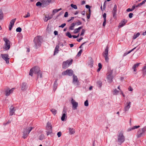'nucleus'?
<instances>
[{
	"instance_id": "obj_1",
	"label": "nucleus",
	"mask_w": 146,
	"mask_h": 146,
	"mask_svg": "<svg viewBox=\"0 0 146 146\" xmlns=\"http://www.w3.org/2000/svg\"><path fill=\"white\" fill-rule=\"evenodd\" d=\"M37 74L38 77H42L41 72L40 70V68L38 66H35L32 68L30 71L29 75L31 76H33V73Z\"/></svg>"
},
{
	"instance_id": "obj_2",
	"label": "nucleus",
	"mask_w": 146,
	"mask_h": 146,
	"mask_svg": "<svg viewBox=\"0 0 146 146\" xmlns=\"http://www.w3.org/2000/svg\"><path fill=\"white\" fill-rule=\"evenodd\" d=\"M42 40V37L39 36L36 37L34 38V42L35 46L36 48H37L40 46Z\"/></svg>"
},
{
	"instance_id": "obj_3",
	"label": "nucleus",
	"mask_w": 146,
	"mask_h": 146,
	"mask_svg": "<svg viewBox=\"0 0 146 146\" xmlns=\"http://www.w3.org/2000/svg\"><path fill=\"white\" fill-rule=\"evenodd\" d=\"M125 140L124 136L123 135V132L122 131H120L118 135L117 141L120 144L123 143Z\"/></svg>"
},
{
	"instance_id": "obj_4",
	"label": "nucleus",
	"mask_w": 146,
	"mask_h": 146,
	"mask_svg": "<svg viewBox=\"0 0 146 146\" xmlns=\"http://www.w3.org/2000/svg\"><path fill=\"white\" fill-rule=\"evenodd\" d=\"M33 127H27L25 128L23 133V138L24 139L26 138L28 136V134L33 129Z\"/></svg>"
},
{
	"instance_id": "obj_5",
	"label": "nucleus",
	"mask_w": 146,
	"mask_h": 146,
	"mask_svg": "<svg viewBox=\"0 0 146 146\" xmlns=\"http://www.w3.org/2000/svg\"><path fill=\"white\" fill-rule=\"evenodd\" d=\"M3 40L5 42L4 46L3 48L6 50H9L10 48V41L5 37H4L3 38Z\"/></svg>"
},
{
	"instance_id": "obj_6",
	"label": "nucleus",
	"mask_w": 146,
	"mask_h": 146,
	"mask_svg": "<svg viewBox=\"0 0 146 146\" xmlns=\"http://www.w3.org/2000/svg\"><path fill=\"white\" fill-rule=\"evenodd\" d=\"M72 62L73 60L72 59H70L64 62L62 64L63 68H65L68 67L70 65L72 64Z\"/></svg>"
},
{
	"instance_id": "obj_7",
	"label": "nucleus",
	"mask_w": 146,
	"mask_h": 146,
	"mask_svg": "<svg viewBox=\"0 0 146 146\" xmlns=\"http://www.w3.org/2000/svg\"><path fill=\"white\" fill-rule=\"evenodd\" d=\"M112 73L113 71L110 70L107 74V78L108 82L109 83H111L112 81V79L113 77Z\"/></svg>"
},
{
	"instance_id": "obj_8",
	"label": "nucleus",
	"mask_w": 146,
	"mask_h": 146,
	"mask_svg": "<svg viewBox=\"0 0 146 146\" xmlns=\"http://www.w3.org/2000/svg\"><path fill=\"white\" fill-rule=\"evenodd\" d=\"M146 131V127H145L140 129L138 132L137 137L139 138L145 135V132Z\"/></svg>"
},
{
	"instance_id": "obj_9",
	"label": "nucleus",
	"mask_w": 146,
	"mask_h": 146,
	"mask_svg": "<svg viewBox=\"0 0 146 146\" xmlns=\"http://www.w3.org/2000/svg\"><path fill=\"white\" fill-rule=\"evenodd\" d=\"M108 47L107 46L106 47L104 51L103 52V55L105 58V60L107 62H108L109 60V58L108 56Z\"/></svg>"
},
{
	"instance_id": "obj_10",
	"label": "nucleus",
	"mask_w": 146,
	"mask_h": 146,
	"mask_svg": "<svg viewBox=\"0 0 146 146\" xmlns=\"http://www.w3.org/2000/svg\"><path fill=\"white\" fill-rule=\"evenodd\" d=\"M73 71L71 69H68L66 71L62 72V74L63 75H68L69 76H72L73 74Z\"/></svg>"
},
{
	"instance_id": "obj_11",
	"label": "nucleus",
	"mask_w": 146,
	"mask_h": 146,
	"mask_svg": "<svg viewBox=\"0 0 146 146\" xmlns=\"http://www.w3.org/2000/svg\"><path fill=\"white\" fill-rule=\"evenodd\" d=\"M71 103L72 105V108L73 110H75L77 109L78 106V103L76 102L73 98H72Z\"/></svg>"
},
{
	"instance_id": "obj_12",
	"label": "nucleus",
	"mask_w": 146,
	"mask_h": 146,
	"mask_svg": "<svg viewBox=\"0 0 146 146\" xmlns=\"http://www.w3.org/2000/svg\"><path fill=\"white\" fill-rule=\"evenodd\" d=\"M1 56L2 58L5 60L7 63L8 64L9 63V55L7 54H1Z\"/></svg>"
},
{
	"instance_id": "obj_13",
	"label": "nucleus",
	"mask_w": 146,
	"mask_h": 146,
	"mask_svg": "<svg viewBox=\"0 0 146 146\" xmlns=\"http://www.w3.org/2000/svg\"><path fill=\"white\" fill-rule=\"evenodd\" d=\"M117 6L115 4L114 5V7L113 8L112 11V13L113 14V17L115 19L117 18L116 13H117Z\"/></svg>"
},
{
	"instance_id": "obj_14",
	"label": "nucleus",
	"mask_w": 146,
	"mask_h": 146,
	"mask_svg": "<svg viewBox=\"0 0 146 146\" xmlns=\"http://www.w3.org/2000/svg\"><path fill=\"white\" fill-rule=\"evenodd\" d=\"M15 110L14 107L11 106L9 108V115L12 116L15 114Z\"/></svg>"
},
{
	"instance_id": "obj_15",
	"label": "nucleus",
	"mask_w": 146,
	"mask_h": 146,
	"mask_svg": "<svg viewBox=\"0 0 146 146\" xmlns=\"http://www.w3.org/2000/svg\"><path fill=\"white\" fill-rule=\"evenodd\" d=\"M131 102H127L126 103V105L125 106L124 108V111L126 112L127 111L130 107Z\"/></svg>"
},
{
	"instance_id": "obj_16",
	"label": "nucleus",
	"mask_w": 146,
	"mask_h": 146,
	"mask_svg": "<svg viewBox=\"0 0 146 146\" xmlns=\"http://www.w3.org/2000/svg\"><path fill=\"white\" fill-rule=\"evenodd\" d=\"M13 88L11 90L9 89H6L5 91V94L6 96H8L12 93L13 91Z\"/></svg>"
},
{
	"instance_id": "obj_17",
	"label": "nucleus",
	"mask_w": 146,
	"mask_h": 146,
	"mask_svg": "<svg viewBox=\"0 0 146 146\" xmlns=\"http://www.w3.org/2000/svg\"><path fill=\"white\" fill-rule=\"evenodd\" d=\"M73 83L75 84H76L77 85H78V78L75 75H73Z\"/></svg>"
},
{
	"instance_id": "obj_18",
	"label": "nucleus",
	"mask_w": 146,
	"mask_h": 146,
	"mask_svg": "<svg viewBox=\"0 0 146 146\" xmlns=\"http://www.w3.org/2000/svg\"><path fill=\"white\" fill-rule=\"evenodd\" d=\"M28 86L26 83H23L21 86V90L23 91H24L27 88Z\"/></svg>"
},
{
	"instance_id": "obj_19",
	"label": "nucleus",
	"mask_w": 146,
	"mask_h": 146,
	"mask_svg": "<svg viewBox=\"0 0 146 146\" xmlns=\"http://www.w3.org/2000/svg\"><path fill=\"white\" fill-rule=\"evenodd\" d=\"M127 21L125 20V19H123L121 23L119 24L118 27L120 28L121 27H122L127 23Z\"/></svg>"
},
{
	"instance_id": "obj_20",
	"label": "nucleus",
	"mask_w": 146,
	"mask_h": 146,
	"mask_svg": "<svg viewBox=\"0 0 146 146\" xmlns=\"http://www.w3.org/2000/svg\"><path fill=\"white\" fill-rule=\"evenodd\" d=\"M63 113L62 115L61 118V119L62 121H64V120L65 117H66V112L65 110H64L63 111Z\"/></svg>"
},
{
	"instance_id": "obj_21",
	"label": "nucleus",
	"mask_w": 146,
	"mask_h": 146,
	"mask_svg": "<svg viewBox=\"0 0 146 146\" xmlns=\"http://www.w3.org/2000/svg\"><path fill=\"white\" fill-rule=\"evenodd\" d=\"M46 128L47 130H50V129H52V125L49 122L47 123Z\"/></svg>"
},
{
	"instance_id": "obj_22",
	"label": "nucleus",
	"mask_w": 146,
	"mask_h": 146,
	"mask_svg": "<svg viewBox=\"0 0 146 146\" xmlns=\"http://www.w3.org/2000/svg\"><path fill=\"white\" fill-rule=\"evenodd\" d=\"M140 64V63H137L134 65L132 68L134 72L136 71V68L138 67Z\"/></svg>"
},
{
	"instance_id": "obj_23",
	"label": "nucleus",
	"mask_w": 146,
	"mask_h": 146,
	"mask_svg": "<svg viewBox=\"0 0 146 146\" xmlns=\"http://www.w3.org/2000/svg\"><path fill=\"white\" fill-rule=\"evenodd\" d=\"M57 79H56L54 84L53 85V90L54 91H55L56 89L57 88V86L58 85V83H57Z\"/></svg>"
},
{
	"instance_id": "obj_24",
	"label": "nucleus",
	"mask_w": 146,
	"mask_h": 146,
	"mask_svg": "<svg viewBox=\"0 0 146 146\" xmlns=\"http://www.w3.org/2000/svg\"><path fill=\"white\" fill-rule=\"evenodd\" d=\"M59 48V46L57 45L55 48V50L54 51V55L55 54H56L57 53H58V51H59L58 49Z\"/></svg>"
},
{
	"instance_id": "obj_25",
	"label": "nucleus",
	"mask_w": 146,
	"mask_h": 146,
	"mask_svg": "<svg viewBox=\"0 0 146 146\" xmlns=\"http://www.w3.org/2000/svg\"><path fill=\"white\" fill-rule=\"evenodd\" d=\"M69 133L71 134H72L75 133L74 130L73 128H69Z\"/></svg>"
},
{
	"instance_id": "obj_26",
	"label": "nucleus",
	"mask_w": 146,
	"mask_h": 146,
	"mask_svg": "<svg viewBox=\"0 0 146 146\" xmlns=\"http://www.w3.org/2000/svg\"><path fill=\"white\" fill-rule=\"evenodd\" d=\"M16 20V19H12L9 24V25H11L13 27V25H14V24L15 23V22Z\"/></svg>"
},
{
	"instance_id": "obj_27",
	"label": "nucleus",
	"mask_w": 146,
	"mask_h": 146,
	"mask_svg": "<svg viewBox=\"0 0 146 146\" xmlns=\"http://www.w3.org/2000/svg\"><path fill=\"white\" fill-rule=\"evenodd\" d=\"M76 25V23H72L71 26L69 27V29L71 30H73L74 29V27Z\"/></svg>"
},
{
	"instance_id": "obj_28",
	"label": "nucleus",
	"mask_w": 146,
	"mask_h": 146,
	"mask_svg": "<svg viewBox=\"0 0 146 146\" xmlns=\"http://www.w3.org/2000/svg\"><path fill=\"white\" fill-rule=\"evenodd\" d=\"M140 35V33H137L135 34L133 37V39H135L137 37H138Z\"/></svg>"
},
{
	"instance_id": "obj_29",
	"label": "nucleus",
	"mask_w": 146,
	"mask_h": 146,
	"mask_svg": "<svg viewBox=\"0 0 146 146\" xmlns=\"http://www.w3.org/2000/svg\"><path fill=\"white\" fill-rule=\"evenodd\" d=\"M45 18H47V19H46V18H44V20L46 22L48 20L51 19L52 17V16H51V17H50L49 16H45Z\"/></svg>"
},
{
	"instance_id": "obj_30",
	"label": "nucleus",
	"mask_w": 146,
	"mask_h": 146,
	"mask_svg": "<svg viewBox=\"0 0 146 146\" xmlns=\"http://www.w3.org/2000/svg\"><path fill=\"white\" fill-rule=\"evenodd\" d=\"M52 112V113L54 115H55L57 113V111L56 110L54 109H52L50 110Z\"/></svg>"
},
{
	"instance_id": "obj_31",
	"label": "nucleus",
	"mask_w": 146,
	"mask_h": 146,
	"mask_svg": "<svg viewBox=\"0 0 146 146\" xmlns=\"http://www.w3.org/2000/svg\"><path fill=\"white\" fill-rule=\"evenodd\" d=\"M98 65V67L99 68L97 70V71L98 72H99V71H100V70L102 68V64L100 63H99Z\"/></svg>"
},
{
	"instance_id": "obj_32",
	"label": "nucleus",
	"mask_w": 146,
	"mask_h": 146,
	"mask_svg": "<svg viewBox=\"0 0 146 146\" xmlns=\"http://www.w3.org/2000/svg\"><path fill=\"white\" fill-rule=\"evenodd\" d=\"M119 91L117 90L116 89H115L114 91L113 92V95H116L118 94Z\"/></svg>"
},
{
	"instance_id": "obj_33",
	"label": "nucleus",
	"mask_w": 146,
	"mask_h": 146,
	"mask_svg": "<svg viewBox=\"0 0 146 146\" xmlns=\"http://www.w3.org/2000/svg\"><path fill=\"white\" fill-rule=\"evenodd\" d=\"M136 48V47H135L134 48H133V49H132V50H130L127 53H125L124 54V55H123V56H126V55H127V54H128L130 53L131 52H132V51H133L134 49H135V48Z\"/></svg>"
},
{
	"instance_id": "obj_34",
	"label": "nucleus",
	"mask_w": 146,
	"mask_h": 146,
	"mask_svg": "<svg viewBox=\"0 0 146 146\" xmlns=\"http://www.w3.org/2000/svg\"><path fill=\"white\" fill-rule=\"evenodd\" d=\"M3 18V13L1 10H0V20Z\"/></svg>"
},
{
	"instance_id": "obj_35",
	"label": "nucleus",
	"mask_w": 146,
	"mask_h": 146,
	"mask_svg": "<svg viewBox=\"0 0 146 146\" xmlns=\"http://www.w3.org/2000/svg\"><path fill=\"white\" fill-rule=\"evenodd\" d=\"M66 35L69 38H72V36L69 32H68L67 33H66Z\"/></svg>"
},
{
	"instance_id": "obj_36",
	"label": "nucleus",
	"mask_w": 146,
	"mask_h": 146,
	"mask_svg": "<svg viewBox=\"0 0 146 146\" xmlns=\"http://www.w3.org/2000/svg\"><path fill=\"white\" fill-rule=\"evenodd\" d=\"M47 132V135H48L50 133H51L52 132V130L50 129V130H47L46 131Z\"/></svg>"
},
{
	"instance_id": "obj_37",
	"label": "nucleus",
	"mask_w": 146,
	"mask_h": 146,
	"mask_svg": "<svg viewBox=\"0 0 146 146\" xmlns=\"http://www.w3.org/2000/svg\"><path fill=\"white\" fill-rule=\"evenodd\" d=\"M70 6L72 7L73 8H74L75 9H77V6L76 5H74L73 4H71L70 5Z\"/></svg>"
},
{
	"instance_id": "obj_38",
	"label": "nucleus",
	"mask_w": 146,
	"mask_h": 146,
	"mask_svg": "<svg viewBox=\"0 0 146 146\" xmlns=\"http://www.w3.org/2000/svg\"><path fill=\"white\" fill-rule=\"evenodd\" d=\"M21 31H22V29L20 27L17 28L16 29V31L17 32H21Z\"/></svg>"
},
{
	"instance_id": "obj_39",
	"label": "nucleus",
	"mask_w": 146,
	"mask_h": 146,
	"mask_svg": "<svg viewBox=\"0 0 146 146\" xmlns=\"http://www.w3.org/2000/svg\"><path fill=\"white\" fill-rule=\"evenodd\" d=\"M82 52V50L81 49L80 51L78 52L77 54V56H79L81 55V54Z\"/></svg>"
},
{
	"instance_id": "obj_40",
	"label": "nucleus",
	"mask_w": 146,
	"mask_h": 146,
	"mask_svg": "<svg viewBox=\"0 0 146 146\" xmlns=\"http://www.w3.org/2000/svg\"><path fill=\"white\" fill-rule=\"evenodd\" d=\"M85 31L84 30V29H83L80 35V36H82L83 35H84V34L85 32Z\"/></svg>"
},
{
	"instance_id": "obj_41",
	"label": "nucleus",
	"mask_w": 146,
	"mask_h": 146,
	"mask_svg": "<svg viewBox=\"0 0 146 146\" xmlns=\"http://www.w3.org/2000/svg\"><path fill=\"white\" fill-rule=\"evenodd\" d=\"M143 70H144L143 74L144 75H145L146 74V65L143 68Z\"/></svg>"
},
{
	"instance_id": "obj_42",
	"label": "nucleus",
	"mask_w": 146,
	"mask_h": 146,
	"mask_svg": "<svg viewBox=\"0 0 146 146\" xmlns=\"http://www.w3.org/2000/svg\"><path fill=\"white\" fill-rule=\"evenodd\" d=\"M88 102L87 100H86L84 102V105L86 106H88Z\"/></svg>"
},
{
	"instance_id": "obj_43",
	"label": "nucleus",
	"mask_w": 146,
	"mask_h": 146,
	"mask_svg": "<svg viewBox=\"0 0 146 146\" xmlns=\"http://www.w3.org/2000/svg\"><path fill=\"white\" fill-rule=\"evenodd\" d=\"M44 138V136L43 135H41L39 137V139L40 140H42Z\"/></svg>"
},
{
	"instance_id": "obj_44",
	"label": "nucleus",
	"mask_w": 146,
	"mask_h": 146,
	"mask_svg": "<svg viewBox=\"0 0 146 146\" xmlns=\"http://www.w3.org/2000/svg\"><path fill=\"white\" fill-rule=\"evenodd\" d=\"M139 127H140V126L139 125L135 126L133 128H131L130 129V130H132V129H134L137 128Z\"/></svg>"
},
{
	"instance_id": "obj_45",
	"label": "nucleus",
	"mask_w": 146,
	"mask_h": 146,
	"mask_svg": "<svg viewBox=\"0 0 146 146\" xmlns=\"http://www.w3.org/2000/svg\"><path fill=\"white\" fill-rule=\"evenodd\" d=\"M46 31L48 33L50 32L51 31V28L49 27L48 25L47 26V28L46 29Z\"/></svg>"
},
{
	"instance_id": "obj_46",
	"label": "nucleus",
	"mask_w": 146,
	"mask_h": 146,
	"mask_svg": "<svg viewBox=\"0 0 146 146\" xmlns=\"http://www.w3.org/2000/svg\"><path fill=\"white\" fill-rule=\"evenodd\" d=\"M80 31V30H79L78 28L75 29L74 31V33H78Z\"/></svg>"
},
{
	"instance_id": "obj_47",
	"label": "nucleus",
	"mask_w": 146,
	"mask_h": 146,
	"mask_svg": "<svg viewBox=\"0 0 146 146\" xmlns=\"http://www.w3.org/2000/svg\"><path fill=\"white\" fill-rule=\"evenodd\" d=\"M42 5V3L40 2H38L36 4V6H40Z\"/></svg>"
},
{
	"instance_id": "obj_48",
	"label": "nucleus",
	"mask_w": 146,
	"mask_h": 146,
	"mask_svg": "<svg viewBox=\"0 0 146 146\" xmlns=\"http://www.w3.org/2000/svg\"><path fill=\"white\" fill-rule=\"evenodd\" d=\"M106 15L105 13H104L103 15V17L104 20H106Z\"/></svg>"
},
{
	"instance_id": "obj_49",
	"label": "nucleus",
	"mask_w": 146,
	"mask_h": 146,
	"mask_svg": "<svg viewBox=\"0 0 146 146\" xmlns=\"http://www.w3.org/2000/svg\"><path fill=\"white\" fill-rule=\"evenodd\" d=\"M30 14L29 13H28L27 14V15L25 16H24L23 17H24V18H27V17H29L30 16Z\"/></svg>"
},
{
	"instance_id": "obj_50",
	"label": "nucleus",
	"mask_w": 146,
	"mask_h": 146,
	"mask_svg": "<svg viewBox=\"0 0 146 146\" xmlns=\"http://www.w3.org/2000/svg\"><path fill=\"white\" fill-rule=\"evenodd\" d=\"M61 133L60 131L58 132L57 134L58 137H60L61 135Z\"/></svg>"
},
{
	"instance_id": "obj_51",
	"label": "nucleus",
	"mask_w": 146,
	"mask_h": 146,
	"mask_svg": "<svg viewBox=\"0 0 146 146\" xmlns=\"http://www.w3.org/2000/svg\"><path fill=\"white\" fill-rule=\"evenodd\" d=\"M58 11V9H54L53 10V13H57Z\"/></svg>"
},
{
	"instance_id": "obj_52",
	"label": "nucleus",
	"mask_w": 146,
	"mask_h": 146,
	"mask_svg": "<svg viewBox=\"0 0 146 146\" xmlns=\"http://www.w3.org/2000/svg\"><path fill=\"white\" fill-rule=\"evenodd\" d=\"M66 24L65 23H63L60 26H59V27H61L62 28H63L65 25Z\"/></svg>"
},
{
	"instance_id": "obj_53",
	"label": "nucleus",
	"mask_w": 146,
	"mask_h": 146,
	"mask_svg": "<svg viewBox=\"0 0 146 146\" xmlns=\"http://www.w3.org/2000/svg\"><path fill=\"white\" fill-rule=\"evenodd\" d=\"M68 12H66L64 14V17H68Z\"/></svg>"
},
{
	"instance_id": "obj_54",
	"label": "nucleus",
	"mask_w": 146,
	"mask_h": 146,
	"mask_svg": "<svg viewBox=\"0 0 146 146\" xmlns=\"http://www.w3.org/2000/svg\"><path fill=\"white\" fill-rule=\"evenodd\" d=\"M133 14L132 13H130L129 15V17L130 18H132V17H133Z\"/></svg>"
},
{
	"instance_id": "obj_55",
	"label": "nucleus",
	"mask_w": 146,
	"mask_h": 146,
	"mask_svg": "<svg viewBox=\"0 0 146 146\" xmlns=\"http://www.w3.org/2000/svg\"><path fill=\"white\" fill-rule=\"evenodd\" d=\"M76 23V25H79L82 24V22L80 21H78Z\"/></svg>"
},
{
	"instance_id": "obj_56",
	"label": "nucleus",
	"mask_w": 146,
	"mask_h": 146,
	"mask_svg": "<svg viewBox=\"0 0 146 146\" xmlns=\"http://www.w3.org/2000/svg\"><path fill=\"white\" fill-rule=\"evenodd\" d=\"M106 20H104V22L103 23V25L104 27H105L106 25Z\"/></svg>"
},
{
	"instance_id": "obj_57",
	"label": "nucleus",
	"mask_w": 146,
	"mask_h": 146,
	"mask_svg": "<svg viewBox=\"0 0 146 146\" xmlns=\"http://www.w3.org/2000/svg\"><path fill=\"white\" fill-rule=\"evenodd\" d=\"M106 2V1L104 2V5H103V9L104 10H105V9H106V4H105V2Z\"/></svg>"
},
{
	"instance_id": "obj_58",
	"label": "nucleus",
	"mask_w": 146,
	"mask_h": 146,
	"mask_svg": "<svg viewBox=\"0 0 146 146\" xmlns=\"http://www.w3.org/2000/svg\"><path fill=\"white\" fill-rule=\"evenodd\" d=\"M145 0L143 1L142 2L140 3V5L141 6L143 4H144L145 2Z\"/></svg>"
},
{
	"instance_id": "obj_59",
	"label": "nucleus",
	"mask_w": 146,
	"mask_h": 146,
	"mask_svg": "<svg viewBox=\"0 0 146 146\" xmlns=\"http://www.w3.org/2000/svg\"><path fill=\"white\" fill-rule=\"evenodd\" d=\"M12 27H13L11 25V26L10 25H9V30L11 31V30Z\"/></svg>"
},
{
	"instance_id": "obj_60",
	"label": "nucleus",
	"mask_w": 146,
	"mask_h": 146,
	"mask_svg": "<svg viewBox=\"0 0 146 146\" xmlns=\"http://www.w3.org/2000/svg\"><path fill=\"white\" fill-rule=\"evenodd\" d=\"M135 8V5H134L132 7L131 9L132 10V11H133V10H134V9Z\"/></svg>"
},
{
	"instance_id": "obj_61",
	"label": "nucleus",
	"mask_w": 146,
	"mask_h": 146,
	"mask_svg": "<svg viewBox=\"0 0 146 146\" xmlns=\"http://www.w3.org/2000/svg\"><path fill=\"white\" fill-rule=\"evenodd\" d=\"M127 12H130L132 11L131 9H130V8H128L127 9Z\"/></svg>"
},
{
	"instance_id": "obj_62",
	"label": "nucleus",
	"mask_w": 146,
	"mask_h": 146,
	"mask_svg": "<svg viewBox=\"0 0 146 146\" xmlns=\"http://www.w3.org/2000/svg\"><path fill=\"white\" fill-rule=\"evenodd\" d=\"M129 90L130 91H132L133 90V88L131 87H129L128 88Z\"/></svg>"
},
{
	"instance_id": "obj_63",
	"label": "nucleus",
	"mask_w": 146,
	"mask_h": 146,
	"mask_svg": "<svg viewBox=\"0 0 146 146\" xmlns=\"http://www.w3.org/2000/svg\"><path fill=\"white\" fill-rule=\"evenodd\" d=\"M98 84H99L100 86H101L102 85V83L101 82L99 81L97 82Z\"/></svg>"
},
{
	"instance_id": "obj_64",
	"label": "nucleus",
	"mask_w": 146,
	"mask_h": 146,
	"mask_svg": "<svg viewBox=\"0 0 146 146\" xmlns=\"http://www.w3.org/2000/svg\"><path fill=\"white\" fill-rule=\"evenodd\" d=\"M86 7L87 9H89L90 8V7L89 5H86Z\"/></svg>"
}]
</instances>
